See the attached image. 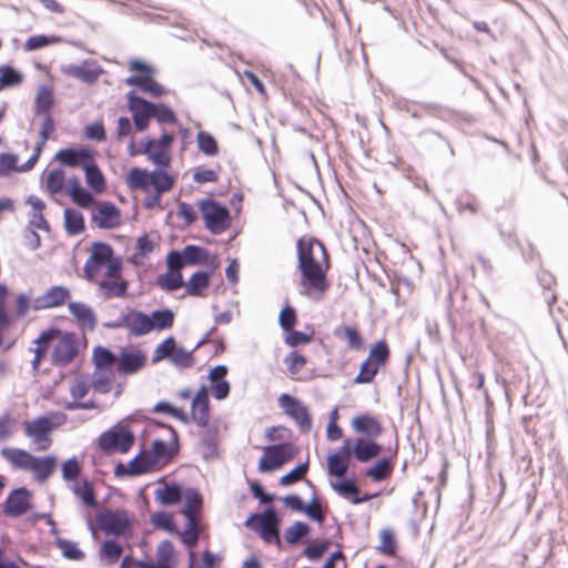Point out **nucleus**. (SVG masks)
Wrapping results in <instances>:
<instances>
[{
    "mask_svg": "<svg viewBox=\"0 0 568 568\" xmlns=\"http://www.w3.org/2000/svg\"><path fill=\"white\" fill-rule=\"evenodd\" d=\"M341 333L344 334V337L347 341L348 347L356 348V349L362 347L363 341H362V337L359 336L356 328H354L352 326H342V327H338L335 329L336 336H339Z\"/></svg>",
    "mask_w": 568,
    "mask_h": 568,
    "instance_id": "obj_57",
    "label": "nucleus"
},
{
    "mask_svg": "<svg viewBox=\"0 0 568 568\" xmlns=\"http://www.w3.org/2000/svg\"><path fill=\"white\" fill-rule=\"evenodd\" d=\"M72 491L85 506L94 507L97 505L94 490L87 480H84L82 486L73 485Z\"/></svg>",
    "mask_w": 568,
    "mask_h": 568,
    "instance_id": "obj_53",
    "label": "nucleus"
},
{
    "mask_svg": "<svg viewBox=\"0 0 568 568\" xmlns=\"http://www.w3.org/2000/svg\"><path fill=\"white\" fill-rule=\"evenodd\" d=\"M158 285L168 292H174L184 285L181 272L168 271L164 274L159 275Z\"/></svg>",
    "mask_w": 568,
    "mask_h": 568,
    "instance_id": "obj_46",
    "label": "nucleus"
},
{
    "mask_svg": "<svg viewBox=\"0 0 568 568\" xmlns=\"http://www.w3.org/2000/svg\"><path fill=\"white\" fill-rule=\"evenodd\" d=\"M98 291L104 300L113 297H123L128 291V282L122 278V262L112 263L109 271H105L104 277H97Z\"/></svg>",
    "mask_w": 568,
    "mask_h": 568,
    "instance_id": "obj_6",
    "label": "nucleus"
},
{
    "mask_svg": "<svg viewBox=\"0 0 568 568\" xmlns=\"http://www.w3.org/2000/svg\"><path fill=\"white\" fill-rule=\"evenodd\" d=\"M150 175L151 172H148L144 169L133 168L128 174L126 183L130 189L146 191L150 186Z\"/></svg>",
    "mask_w": 568,
    "mask_h": 568,
    "instance_id": "obj_40",
    "label": "nucleus"
},
{
    "mask_svg": "<svg viewBox=\"0 0 568 568\" xmlns=\"http://www.w3.org/2000/svg\"><path fill=\"white\" fill-rule=\"evenodd\" d=\"M173 135L164 133L160 139H146L142 141V152L155 165L169 168L171 164L170 146Z\"/></svg>",
    "mask_w": 568,
    "mask_h": 568,
    "instance_id": "obj_9",
    "label": "nucleus"
},
{
    "mask_svg": "<svg viewBox=\"0 0 568 568\" xmlns=\"http://www.w3.org/2000/svg\"><path fill=\"white\" fill-rule=\"evenodd\" d=\"M91 385L82 377L74 379L69 387L72 402H79L84 398L90 390Z\"/></svg>",
    "mask_w": 568,
    "mask_h": 568,
    "instance_id": "obj_63",
    "label": "nucleus"
},
{
    "mask_svg": "<svg viewBox=\"0 0 568 568\" xmlns=\"http://www.w3.org/2000/svg\"><path fill=\"white\" fill-rule=\"evenodd\" d=\"M332 488L343 498L351 499L355 505L367 501L372 498L369 495L358 497L359 489L352 480H343L341 483H332Z\"/></svg>",
    "mask_w": 568,
    "mask_h": 568,
    "instance_id": "obj_29",
    "label": "nucleus"
},
{
    "mask_svg": "<svg viewBox=\"0 0 568 568\" xmlns=\"http://www.w3.org/2000/svg\"><path fill=\"white\" fill-rule=\"evenodd\" d=\"M55 159L61 163L74 168L80 163L89 161L85 151H77L73 149H62L55 154Z\"/></svg>",
    "mask_w": 568,
    "mask_h": 568,
    "instance_id": "obj_42",
    "label": "nucleus"
},
{
    "mask_svg": "<svg viewBox=\"0 0 568 568\" xmlns=\"http://www.w3.org/2000/svg\"><path fill=\"white\" fill-rule=\"evenodd\" d=\"M379 366H377L374 362L366 358L361 365L359 374L355 377V383L357 384H367L371 383L376 376Z\"/></svg>",
    "mask_w": 568,
    "mask_h": 568,
    "instance_id": "obj_54",
    "label": "nucleus"
},
{
    "mask_svg": "<svg viewBox=\"0 0 568 568\" xmlns=\"http://www.w3.org/2000/svg\"><path fill=\"white\" fill-rule=\"evenodd\" d=\"M245 526L258 532L266 542H280L278 536V518L273 508H267L263 514H254L250 516Z\"/></svg>",
    "mask_w": 568,
    "mask_h": 568,
    "instance_id": "obj_8",
    "label": "nucleus"
},
{
    "mask_svg": "<svg viewBox=\"0 0 568 568\" xmlns=\"http://www.w3.org/2000/svg\"><path fill=\"white\" fill-rule=\"evenodd\" d=\"M44 185L50 194L60 193L65 184V174L61 168L47 171L43 175Z\"/></svg>",
    "mask_w": 568,
    "mask_h": 568,
    "instance_id": "obj_36",
    "label": "nucleus"
},
{
    "mask_svg": "<svg viewBox=\"0 0 568 568\" xmlns=\"http://www.w3.org/2000/svg\"><path fill=\"white\" fill-rule=\"evenodd\" d=\"M70 297L71 293L65 286H51L42 295L32 300L31 308L42 311L59 307L69 302Z\"/></svg>",
    "mask_w": 568,
    "mask_h": 568,
    "instance_id": "obj_14",
    "label": "nucleus"
},
{
    "mask_svg": "<svg viewBox=\"0 0 568 568\" xmlns=\"http://www.w3.org/2000/svg\"><path fill=\"white\" fill-rule=\"evenodd\" d=\"M90 255L83 266V276L89 282H97L102 268L109 271L112 263L121 262L113 255V248L103 242H94L90 246Z\"/></svg>",
    "mask_w": 568,
    "mask_h": 568,
    "instance_id": "obj_4",
    "label": "nucleus"
},
{
    "mask_svg": "<svg viewBox=\"0 0 568 568\" xmlns=\"http://www.w3.org/2000/svg\"><path fill=\"white\" fill-rule=\"evenodd\" d=\"M393 470L390 459L383 458L378 460L371 469L367 470V476L375 481H381L387 478Z\"/></svg>",
    "mask_w": 568,
    "mask_h": 568,
    "instance_id": "obj_50",
    "label": "nucleus"
},
{
    "mask_svg": "<svg viewBox=\"0 0 568 568\" xmlns=\"http://www.w3.org/2000/svg\"><path fill=\"white\" fill-rule=\"evenodd\" d=\"M175 339L170 336L165 338L162 343H160L153 354L152 362L159 363L165 358H170L172 355V352L175 351Z\"/></svg>",
    "mask_w": 568,
    "mask_h": 568,
    "instance_id": "obj_56",
    "label": "nucleus"
},
{
    "mask_svg": "<svg viewBox=\"0 0 568 568\" xmlns=\"http://www.w3.org/2000/svg\"><path fill=\"white\" fill-rule=\"evenodd\" d=\"M284 363L292 375L297 374L306 364V358L297 352H291L284 359Z\"/></svg>",
    "mask_w": 568,
    "mask_h": 568,
    "instance_id": "obj_64",
    "label": "nucleus"
},
{
    "mask_svg": "<svg viewBox=\"0 0 568 568\" xmlns=\"http://www.w3.org/2000/svg\"><path fill=\"white\" fill-rule=\"evenodd\" d=\"M155 498L162 505H174L181 499V489L178 485H164L155 490Z\"/></svg>",
    "mask_w": 568,
    "mask_h": 568,
    "instance_id": "obj_41",
    "label": "nucleus"
},
{
    "mask_svg": "<svg viewBox=\"0 0 568 568\" xmlns=\"http://www.w3.org/2000/svg\"><path fill=\"white\" fill-rule=\"evenodd\" d=\"M196 143L199 150L205 155L213 156L219 152L215 139L205 131H200L196 135Z\"/></svg>",
    "mask_w": 568,
    "mask_h": 568,
    "instance_id": "obj_48",
    "label": "nucleus"
},
{
    "mask_svg": "<svg viewBox=\"0 0 568 568\" xmlns=\"http://www.w3.org/2000/svg\"><path fill=\"white\" fill-rule=\"evenodd\" d=\"M149 316L151 321V332L152 331H165L173 326L174 323V313L169 308L158 310L152 312Z\"/></svg>",
    "mask_w": 568,
    "mask_h": 568,
    "instance_id": "obj_35",
    "label": "nucleus"
},
{
    "mask_svg": "<svg viewBox=\"0 0 568 568\" xmlns=\"http://www.w3.org/2000/svg\"><path fill=\"white\" fill-rule=\"evenodd\" d=\"M114 373L112 369H95L92 375L91 387L101 394H106L112 389Z\"/></svg>",
    "mask_w": 568,
    "mask_h": 568,
    "instance_id": "obj_34",
    "label": "nucleus"
},
{
    "mask_svg": "<svg viewBox=\"0 0 568 568\" xmlns=\"http://www.w3.org/2000/svg\"><path fill=\"white\" fill-rule=\"evenodd\" d=\"M211 273L199 271L184 284L187 294L192 296H203L204 291L210 285Z\"/></svg>",
    "mask_w": 568,
    "mask_h": 568,
    "instance_id": "obj_33",
    "label": "nucleus"
},
{
    "mask_svg": "<svg viewBox=\"0 0 568 568\" xmlns=\"http://www.w3.org/2000/svg\"><path fill=\"white\" fill-rule=\"evenodd\" d=\"M200 210L210 231L217 233L224 230L225 222L229 219V212L225 207L214 201H203L200 204Z\"/></svg>",
    "mask_w": 568,
    "mask_h": 568,
    "instance_id": "obj_17",
    "label": "nucleus"
},
{
    "mask_svg": "<svg viewBox=\"0 0 568 568\" xmlns=\"http://www.w3.org/2000/svg\"><path fill=\"white\" fill-rule=\"evenodd\" d=\"M192 418L201 427H205L209 424L210 413L206 386H202L193 397Z\"/></svg>",
    "mask_w": 568,
    "mask_h": 568,
    "instance_id": "obj_21",
    "label": "nucleus"
},
{
    "mask_svg": "<svg viewBox=\"0 0 568 568\" xmlns=\"http://www.w3.org/2000/svg\"><path fill=\"white\" fill-rule=\"evenodd\" d=\"M79 353L78 338L73 333L63 334L57 342L52 352V363L63 367L71 363Z\"/></svg>",
    "mask_w": 568,
    "mask_h": 568,
    "instance_id": "obj_11",
    "label": "nucleus"
},
{
    "mask_svg": "<svg viewBox=\"0 0 568 568\" xmlns=\"http://www.w3.org/2000/svg\"><path fill=\"white\" fill-rule=\"evenodd\" d=\"M55 545L61 550L63 557L70 560H82L84 552L78 547V544L61 537L55 538Z\"/></svg>",
    "mask_w": 568,
    "mask_h": 568,
    "instance_id": "obj_45",
    "label": "nucleus"
},
{
    "mask_svg": "<svg viewBox=\"0 0 568 568\" xmlns=\"http://www.w3.org/2000/svg\"><path fill=\"white\" fill-rule=\"evenodd\" d=\"M59 334H60L59 329L50 328V329L43 331L39 335V337L34 341V343L37 344V347L34 349H32V352L34 353V357L31 362L32 369L34 372H38V369H39L40 363L47 353L49 342L57 338L59 336Z\"/></svg>",
    "mask_w": 568,
    "mask_h": 568,
    "instance_id": "obj_26",
    "label": "nucleus"
},
{
    "mask_svg": "<svg viewBox=\"0 0 568 568\" xmlns=\"http://www.w3.org/2000/svg\"><path fill=\"white\" fill-rule=\"evenodd\" d=\"M186 527L181 534L182 541L190 548L194 547L199 540V528L196 520L186 519Z\"/></svg>",
    "mask_w": 568,
    "mask_h": 568,
    "instance_id": "obj_61",
    "label": "nucleus"
},
{
    "mask_svg": "<svg viewBox=\"0 0 568 568\" xmlns=\"http://www.w3.org/2000/svg\"><path fill=\"white\" fill-rule=\"evenodd\" d=\"M349 460L339 455H329L327 458V470L331 476L343 477L348 469Z\"/></svg>",
    "mask_w": 568,
    "mask_h": 568,
    "instance_id": "obj_52",
    "label": "nucleus"
},
{
    "mask_svg": "<svg viewBox=\"0 0 568 568\" xmlns=\"http://www.w3.org/2000/svg\"><path fill=\"white\" fill-rule=\"evenodd\" d=\"M389 357V348L384 341L376 343L369 351L368 359L377 366H383Z\"/></svg>",
    "mask_w": 568,
    "mask_h": 568,
    "instance_id": "obj_55",
    "label": "nucleus"
},
{
    "mask_svg": "<svg viewBox=\"0 0 568 568\" xmlns=\"http://www.w3.org/2000/svg\"><path fill=\"white\" fill-rule=\"evenodd\" d=\"M69 195L75 204L84 209L94 203L93 195L84 187H74L73 190H69Z\"/></svg>",
    "mask_w": 568,
    "mask_h": 568,
    "instance_id": "obj_59",
    "label": "nucleus"
},
{
    "mask_svg": "<svg viewBox=\"0 0 568 568\" xmlns=\"http://www.w3.org/2000/svg\"><path fill=\"white\" fill-rule=\"evenodd\" d=\"M152 454L149 450H142L130 462L131 476H139L153 471L158 467Z\"/></svg>",
    "mask_w": 568,
    "mask_h": 568,
    "instance_id": "obj_28",
    "label": "nucleus"
},
{
    "mask_svg": "<svg viewBox=\"0 0 568 568\" xmlns=\"http://www.w3.org/2000/svg\"><path fill=\"white\" fill-rule=\"evenodd\" d=\"M310 531V527L302 521H295L293 525L287 527L284 531V539L290 545L296 544L301 538L306 536Z\"/></svg>",
    "mask_w": 568,
    "mask_h": 568,
    "instance_id": "obj_51",
    "label": "nucleus"
},
{
    "mask_svg": "<svg viewBox=\"0 0 568 568\" xmlns=\"http://www.w3.org/2000/svg\"><path fill=\"white\" fill-rule=\"evenodd\" d=\"M53 89L49 85L39 87L34 99V111L37 114H49L53 105Z\"/></svg>",
    "mask_w": 568,
    "mask_h": 568,
    "instance_id": "obj_32",
    "label": "nucleus"
},
{
    "mask_svg": "<svg viewBox=\"0 0 568 568\" xmlns=\"http://www.w3.org/2000/svg\"><path fill=\"white\" fill-rule=\"evenodd\" d=\"M174 564V548L171 541L163 540L156 549V562L149 564L145 561H138L135 565L139 568H173Z\"/></svg>",
    "mask_w": 568,
    "mask_h": 568,
    "instance_id": "obj_23",
    "label": "nucleus"
},
{
    "mask_svg": "<svg viewBox=\"0 0 568 568\" xmlns=\"http://www.w3.org/2000/svg\"><path fill=\"white\" fill-rule=\"evenodd\" d=\"M170 361L178 367H190L193 365V355L192 352L186 351L183 347H178L175 345V351L172 352Z\"/></svg>",
    "mask_w": 568,
    "mask_h": 568,
    "instance_id": "obj_60",
    "label": "nucleus"
},
{
    "mask_svg": "<svg viewBox=\"0 0 568 568\" xmlns=\"http://www.w3.org/2000/svg\"><path fill=\"white\" fill-rule=\"evenodd\" d=\"M281 408L293 418L296 424L304 430H308L312 426L307 408L297 398L282 394L278 398Z\"/></svg>",
    "mask_w": 568,
    "mask_h": 568,
    "instance_id": "obj_16",
    "label": "nucleus"
},
{
    "mask_svg": "<svg viewBox=\"0 0 568 568\" xmlns=\"http://www.w3.org/2000/svg\"><path fill=\"white\" fill-rule=\"evenodd\" d=\"M128 108L132 112L134 126L139 131H144L149 126V120L152 118L154 103L146 101L130 91L126 94Z\"/></svg>",
    "mask_w": 568,
    "mask_h": 568,
    "instance_id": "obj_10",
    "label": "nucleus"
},
{
    "mask_svg": "<svg viewBox=\"0 0 568 568\" xmlns=\"http://www.w3.org/2000/svg\"><path fill=\"white\" fill-rule=\"evenodd\" d=\"M129 69L138 71V73L126 78L125 83L128 85L136 87L153 98L161 97L166 92L164 87L154 80V69L152 67L139 60H131Z\"/></svg>",
    "mask_w": 568,
    "mask_h": 568,
    "instance_id": "obj_5",
    "label": "nucleus"
},
{
    "mask_svg": "<svg viewBox=\"0 0 568 568\" xmlns=\"http://www.w3.org/2000/svg\"><path fill=\"white\" fill-rule=\"evenodd\" d=\"M58 41H59V38H57V37H48L44 34L33 36V37H30L26 41L24 49H26V51H33V50L44 48L49 44L55 43Z\"/></svg>",
    "mask_w": 568,
    "mask_h": 568,
    "instance_id": "obj_62",
    "label": "nucleus"
},
{
    "mask_svg": "<svg viewBox=\"0 0 568 568\" xmlns=\"http://www.w3.org/2000/svg\"><path fill=\"white\" fill-rule=\"evenodd\" d=\"M352 427L355 432L366 435L371 438H377L382 434L379 422L367 415L356 416L352 420Z\"/></svg>",
    "mask_w": 568,
    "mask_h": 568,
    "instance_id": "obj_27",
    "label": "nucleus"
},
{
    "mask_svg": "<svg viewBox=\"0 0 568 568\" xmlns=\"http://www.w3.org/2000/svg\"><path fill=\"white\" fill-rule=\"evenodd\" d=\"M64 227L69 235L80 234L84 230V219L82 213L73 209H65Z\"/></svg>",
    "mask_w": 568,
    "mask_h": 568,
    "instance_id": "obj_38",
    "label": "nucleus"
},
{
    "mask_svg": "<svg viewBox=\"0 0 568 568\" xmlns=\"http://www.w3.org/2000/svg\"><path fill=\"white\" fill-rule=\"evenodd\" d=\"M58 459L55 456L49 455L44 457H34V462L30 468L33 477L39 483L47 481L54 473Z\"/></svg>",
    "mask_w": 568,
    "mask_h": 568,
    "instance_id": "obj_24",
    "label": "nucleus"
},
{
    "mask_svg": "<svg viewBox=\"0 0 568 568\" xmlns=\"http://www.w3.org/2000/svg\"><path fill=\"white\" fill-rule=\"evenodd\" d=\"M23 80V75L20 71L9 67H0V91L6 88L18 87Z\"/></svg>",
    "mask_w": 568,
    "mask_h": 568,
    "instance_id": "obj_43",
    "label": "nucleus"
},
{
    "mask_svg": "<svg viewBox=\"0 0 568 568\" xmlns=\"http://www.w3.org/2000/svg\"><path fill=\"white\" fill-rule=\"evenodd\" d=\"M382 452L381 445L374 442H366L362 438L357 439L354 447L353 454L358 462L365 463L376 457Z\"/></svg>",
    "mask_w": 568,
    "mask_h": 568,
    "instance_id": "obj_30",
    "label": "nucleus"
},
{
    "mask_svg": "<svg viewBox=\"0 0 568 568\" xmlns=\"http://www.w3.org/2000/svg\"><path fill=\"white\" fill-rule=\"evenodd\" d=\"M126 329L133 336H143L151 332V321L143 312L130 310L128 312Z\"/></svg>",
    "mask_w": 568,
    "mask_h": 568,
    "instance_id": "obj_25",
    "label": "nucleus"
},
{
    "mask_svg": "<svg viewBox=\"0 0 568 568\" xmlns=\"http://www.w3.org/2000/svg\"><path fill=\"white\" fill-rule=\"evenodd\" d=\"M61 71L69 77L75 78L84 83H94L103 73L102 68L93 60H84L79 64H64Z\"/></svg>",
    "mask_w": 568,
    "mask_h": 568,
    "instance_id": "obj_15",
    "label": "nucleus"
},
{
    "mask_svg": "<svg viewBox=\"0 0 568 568\" xmlns=\"http://www.w3.org/2000/svg\"><path fill=\"white\" fill-rule=\"evenodd\" d=\"M185 505L182 514L186 519L196 520V514L200 511L202 506V497L194 489H187L184 494Z\"/></svg>",
    "mask_w": 568,
    "mask_h": 568,
    "instance_id": "obj_39",
    "label": "nucleus"
},
{
    "mask_svg": "<svg viewBox=\"0 0 568 568\" xmlns=\"http://www.w3.org/2000/svg\"><path fill=\"white\" fill-rule=\"evenodd\" d=\"M100 528L108 535H125L130 529V519L125 511L106 510L98 516Z\"/></svg>",
    "mask_w": 568,
    "mask_h": 568,
    "instance_id": "obj_12",
    "label": "nucleus"
},
{
    "mask_svg": "<svg viewBox=\"0 0 568 568\" xmlns=\"http://www.w3.org/2000/svg\"><path fill=\"white\" fill-rule=\"evenodd\" d=\"M83 170L85 172V180L88 185L95 192L102 193L105 189V181L101 170L97 164L85 161L83 164Z\"/></svg>",
    "mask_w": 568,
    "mask_h": 568,
    "instance_id": "obj_31",
    "label": "nucleus"
},
{
    "mask_svg": "<svg viewBox=\"0 0 568 568\" xmlns=\"http://www.w3.org/2000/svg\"><path fill=\"white\" fill-rule=\"evenodd\" d=\"M134 435L125 424L118 423L97 438L98 448L106 455L126 454L134 444Z\"/></svg>",
    "mask_w": 568,
    "mask_h": 568,
    "instance_id": "obj_3",
    "label": "nucleus"
},
{
    "mask_svg": "<svg viewBox=\"0 0 568 568\" xmlns=\"http://www.w3.org/2000/svg\"><path fill=\"white\" fill-rule=\"evenodd\" d=\"M146 355L138 348L122 349L118 359L116 368L123 374H134L144 367Z\"/></svg>",
    "mask_w": 568,
    "mask_h": 568,
    "instance_id": "obj_18",
    "label": "nucleus"
},
{
    "mask_svg": "<svg viewBox=\"0 0 568 568\" xmlns=\"http://www.w3.org/2000/svg\"><path fill=\"white\" fill-rule=\"evenodd\" d=\"M91 220L99 229H115L121 224V212L112 202H99L92 210Z\"/></svg>",
    "mask_w": 568,
    "mask_h": 568,
    "instance_id": "obj_13",
    "label": "nucleus"
},
{
    "mask_svg": "<svg viewBox=\"0 0 568 568\" xmlns=\"http://www.w3.org/2000/svg\"><path fill=\"white\" fill-rule=\"evenodd\" d=\"M118 357L108 348L98 346L93 351V362L95 369H111V366L116 363Z\"/></svg>",
    "mask_w": 568,
    "mask_h": 568,
    "instance_id": "obj_47",
    "label": "nucleus"
},
{
    "mask_svg": "<svg viewBox=\"0 0 568 568\" xmlns=\"http://www.w3.org/2000/svg\"><path fill=\"white\" fill-rule=\"evenodd\" d=\"M0 454L12 467L26 471H30L36 457L24 449L13 447H3Z\"/></svg>",
    "mask_w": 568,
    "mask_h": 568,
    "instance_id": "obj_22",
    "label": "nucleus"
},
{
    "mask_svg": "<svg viewBox=\"0 0 568 568\" xmlns=\"http://www.w3.org/2000/svg\"><path fill=\"white\" fill-rule=\"evenodd\" d=\"M122 547L114 540H106L103 542L100 549V556L106 560L108 564L112 565L116 562L122 555Z\"/></svg>",
    "mask_w": 568,
    "mask_h": 568,
    "instance_id": "obj_49",
    "label": "nucleus"
},
{
    "mask_svg": "<svg viewBox=\"0 0 568 568\" xmlns=\"http://www.w3.org/2000/svg\"><path fill=\"white\" fill-rule=\"evenodd\" d=\"M68 420V416L62 412H51L24 423V435L29 437L37 446L38 450H47L52 444L50 433Z\"/></svg>",
    "mask_w": 568,
    "mask_h": 568,
    "instance_id": "obj_2",
    "label": "nucleus"
},
{
    "mask_svg": "<svg viewBox=\"0 0 568 568\" xmlns=\"http://www.w3.org/2000/svg\"><path fill=\"white\" fill-rule=\"evenodd\" d=\"M296 247L301 294L313 301H321L329 286L326 277L329 268L326 248L322 242L313 237L300 239Z\"/></svg>",
    "mask_w": 568,
    "mask_h": 568,
    "instance_id": "obj_1",
    "label": "nucleus"
},
{
    "mask_svg": "<svg viewBox=\"0 0 568 568\" xmlns=\"http://www.w3.org/2000/svg\"><path fill=\"white\" fill-rule=\"evenodd\" d=\"M295 455L294 446L291 443L271 445L263 448V455L258 462L261 473H271L281 468Z\"/></svg>",
    "mask_w": 568,
    "mask_h": 568,
    "instance_id": "obj_7",
    "label": "nucleus"
},
{
    "mask_svg": "<svg viewBox=\"0 0 568 568\" xmlns=\"http://www.w3.org/2000/svg\"><path fill=\"white\" fill-rule=\"evenodd\" d=\"M181 252L187 265L203 264L209 260V252L196 245H186Z\"/></svg>",
    "mask_w": 568,
    "mask_h": 568,
    "instance_id": "obj_44",
    "label": "nucleus"
},
{
    "mask_svg": "<svg viewBox=\"0 0 568 568\" xmlns=\"http://www.w3.org/2000/svg\"><path fill=\"white\" fill-rule=\"evenodd\" d=\"M61 471L63 480L72 481L79 477L81 473V465L75 457H72L63 462Z\"/></svg>",
    "mask_w": 568,
    "mask_h": 568,
    "instance_id": "obj_58",
    "label": "nucleus"
},
{
    "mask_svg": "<svg viewBox=\"0 0 568 568\" xmlns=\"http://www.w3.org/2000/svg\"><path fill=\"white\" fill-rule=\"evenodd\" d=\"M68 308L81 329L93 331L95 328L97 317L89 305L81 302H69Z\"/></svg>",
    "mask_w": 568,
    "mask_h": 568,
    "instance_id": "obj_20",
    "label": "nucleus"
},
{
    "mask_svg": "<svg viewBox=\"0 0 568 568\" xmlns=\"http://www.w3.org/2000/svg\"><path fill=\"white\" fill-rule=\"evenodd\" d=\"M150 185L155 189V192L163 194L172 190L174 185V178L168 172L156 169L151 171Z\"/></svg>",
    "mask_w": 568,
    "mask_h": 568,
    "instance_id": "obj_37",
    "label": "nucleus"
},
{
    "mask_svg": "<svg viewBox=\"0 0 568 568\" xmlns=\"http://www.w3.org/2000/svg\"><path fill=\"white\" fill-rule=\"evenodd\" d=\"M31 508L29 491L27 488H17L7 497L3 511L10 517H19Z\"/></svg>",
    "mask_w": 568,
    "mask_h": 568,
    "instance_id": "obj_19",
    "label": "nucleus"
}]
</instances>
